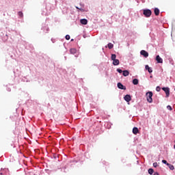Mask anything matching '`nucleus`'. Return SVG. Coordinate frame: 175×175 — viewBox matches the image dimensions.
Masks as SVG:
<instances>
[{"label":"nucleus","instance_id":"ddd939ff","mask_svg":"<svg viewBox=\"0 0 175 175\" xmlns=\"http://www.w3.org/2000/svg\"><path fill=\"white\" fill-rule=\"evenodd\" d=\"M133 84H134V85H137V84H139V79H134L133 80Z\"/></svg>","mask_w":175,"mask_h":175},{"label":"nucleus","instance_id":"4468645a","mask_svg":"<svg viewBox=\"0 0 175 175\" xmlns=\"http://www.w3.org/2000/svg\"><path fill=\"white\" fill-rule=\"evenodd\" d=\"M154 12L155 16H159V9L156 8H154Z\"/></svg>","mask_w":175,"mask_h":175},{"label":"nucleus","instance_id":"423d86ee","mask_svg":"<svg viewBox=\"0 0 175 175\" xmlns=\"http://www.w3.org/2000/svg\"><path fill=\"white\" fill-rule=\"evenodd\" d=\"M124 100H126V102H131V100H132V98H131V95L129 94H126L124 97Z\"/></svg>","mask_w":175,"mask_h":175},{"label":"nucleus","instance_id":"f3484780","mask_svg":"<svg viewBox=\"0 0 175 175\" xmlns=\"http://www.w3.org/2000/svg\"><path fill=\"white\" fill-rule=\"evenodd\" d=\"M113 47H114V45L113 44H111L110 42L108 44V49H111Z\"/></svg>","mask_w":175,"mask_h":175},{"label":"nucleus","instance_id":"cd10ccee","mask_svg":"<svg viewBox=\"0 0 175 175\" xmlns=\"http://www.w3.org/2000/svg\"><path fill=\"white\" fill-rule=\"evenodd\" d=\"M3 174V170L0 171V175Z\"/></svg>","mask_w":175,"mask_h":175},{"label":"nucleus","instance_id":"7ed1b4c3","mask_svg":"<svg viewBox=\"0 0 175 175\" xmlns=\"http://www.w3.org/2000/svg\"><path fill=\"white\" fill-rule=\"evenodd\" d=\"M162 90L165 92L166 98H169V96L170 95V90L169 88H163Z\"/></svg>","mask_w":175,"mask_h":175},{"label":"nucleus","instance_id":"bb28decb","mask_svg":"<svg viewBox=\"0 0 175 175\" xmlns=\"http://www.w3.org/2000/svg\"><path fill=\"white\" fill-rule=\"evenodd\" d=\"M162 163H165V165H167V163H168L166 160H163V161H162Z\"/></svg>","mask_w":175,"mask_h":175},{"label":"nucleus","instance_id":"a211bd4d","mask_svg":"<svg viewBox=\"0 0 175 175\" xmlns=\"http://www.w3.org/2000/svg\"><path fill=\"white\" fill-rule=\"evenodd\" d=\"M111 58L112 61H114L115 59H116V58H117V55H116V54H112Z\"/></svg>","mask_w":175,"mask_h":175},{"label":"nucleus","instance_id":"c756f323","mask_svg":"<svg viewBox=\"0 0 175 175\" xmlns=\"http://www.w3.org/2000/svg\"><path fill=\"white\" fill-rule=\"evenodd\" d=\"M75 57H77V55H75Z\"/></svg>","mask_w":175,"mask_h":175},{"label":"nucleus","instance_id":"0eeeda50","mask_svg":"<svg viewBox=\"0 0 175 175\" xmlns=\"http://www.w3.org/2000/svg\"><path fill=\"white\" fill-rule=\"evenodd\" d=\"M81 24H83V25H87L88 24V21L85 18L81 19L80 21Z\"/></svg>","mask_w":175,"mask_h":175},{"label":"nucleus","instance_id":"20e7f679","mask_svg":"<svg viewBox=\"0 0 175 175\" xmlns=\"http://www.w3.org/2000/svg\"><path fill=\"white\" fill-rule=\"evenodd\" d=\"M156 61L157 64H163V59L159 56V55H157Z\"/></svg>","mask_w":175,"mask_h":175},{"label":"nucleus","instance_id":"393cba45","mask_svg":"<svg viewBox=\"0 0 175 175\" xmlns=\"http://www.w3.org/2000/svg\"><path fill=\"white\" fill-rule=\"evenodd\" d=\"M154 167H158V163L155 162L153 163Z\"/></svg>","mask_w":175,"mask_h":175},{"label":"nucleus","instance_id":"a878e982","mask_svg":"<svg viewBox=\"0 0 175 175\" xmlns=\"http://www.w3.org/2000/svg\"><path fill=\"white\" fill-rule=\"evenodd\" d=\"M76 9H78L81 12H84V9H83V8H79V7H76Z\"/></svg>","mask_w":175,"mask_h":175},{"label":"nucleus","instance_id":"dca6fc26","mask_svg":"<svg viewBox=\"0 0 175 175\" xmlns=\"http://www.w3.org/2000/svg\"><path fill=\"white\" fill-rule=\"evenodd\" d=\"M167 165L169 167L170 170H174V165H172L170 163H167Z\"/></svg>","mask_w":175,"mask_h":175},{"label":"nucleus","instance_id":"2eb2a0df","mask_svg":"<svg viewBox=\"0 0 175 175\" xmlns=\"http://www.w3.org/2000/svg\"><path fill=\"white\" fill-rule=\"evenodd\" d=\"M123 76H124V77H126V76H129V71L128 70H124L123 71Z\"/></svg>","mask_w":175,"mask_h":175},{"label":"nucleus","instance_id":"f03ea898","mask_svg":"<svg viewBox=\"0 0 175 175\" xmlns=\"http://www.w3.org/2000/svg\"><path fill=\"white\" fill-rule=\"evenodd\" d=\"M143 14L145 17H150L151 14H152V12H151V10H144Z\"/></svg>","mask_w":175,"mask_h":175},{"label":"nucleus","instance_id":"b1692460","mask_svg":"<svg viewBox=\"0 0 175 175\" xmlns=\"http://www.w3.org/2000/svg\"><path fill=\"white\" fill-rule=\"evenodd\" d=\"M66 40H69L70 39V36L66 35Z\"/></svg>","mask_w":175,"mask_h":175},{"label":"nucleus","instance_id":"39448f33","mask_svg":"<svg viewBox=\"0 0 175 175\" xmlns=\"http://www.w3.org/2000/svg\"><path fill=\"white\" fill-rule=\"evenodd\" d=\"M141 55H143L144 57H145V58H147V57H148V52L142 50L140 52Z\"/></svg>","mask_w":175,"mask_h":175},{"label":"nucleus","instance_id":"c85d7f7f","mask_svg":"<svg viewBox=\"0 0 175 175\" xmlns=\"http://www.w3.org/2000/svg\"><path fill=\"white\" fill-rule=\"evenodd\" d=\"M153 175H159L158 172H154Z\"/></svg>","mask_w":175,"mask_h":175},{"label":"nucleus","instance_id":"f257e3e1","mask_svg":"<svg viewBox=\"0 0 175 175\" xmlns=\"http://www.w3.org/2000/svg\"><path fill=\"white\" fill-rule=\"evenodd\" d=\"M146 99L149 103H152V92H148L146 93Z\"/></svg>","mask_w":175,"mask_h":175},{"label":"nucleus","instance_id":"aec40b11","mask_svg":"<svg viewBox=\"0 0 175 175\" xmlns=\"http://www.w3.org/2000/svg\"><path fill=\"white\" fill-rule=\"evenodd\" d=\"M18 14L19 17H23V16H24L22 12H19L18 13Z\"/></svg>","mask_w":175,"mask_h":175},{"label":"nucleus","instance_id":"6e6552de","mask_svg":"<svg viewBox=\"0 0 175 175\" xmlns=\"http://www.w3.org/2000/svg\"><path fill=\"white\" fill-rule=\"evenodd\" d=\"M118 88L120 90H126L125 86H124L121 83H118Z\"/></svg>","mask_w":175,"mask_h":175},{"label":"nucleus","instance_id":"f8f14e48","mask_svg":"<svg viewBox=\"0 0 175 175\" xmlns=\"http://www.w3.org/2000/svg\"><path fill=\"white\" fill-rule=\"evenodd\" d=\"M70 54L75 55V54H76V53H77V50H76V49H75V48H72L70 50Z\"/></svg>","mask_w":175,"mask_h":175},{"label":"nucleus","instance_id":"5701e85b","mask_svg":"<svg viewBox=\"0 0 175 175\" xmlns=\"http://www.w3.org/2000/svg\"><path fill=\"white\" fill-rule=\"evenodd\" d=\"M156 91H157V92H159V91H161V87L157 86V87L156 88Z\"/></svg>","mask_w":175,"mask_h":175},{"label":"nucleus","instance_id":"4be33fe9","mask_svg":"<svg viewBox=\"0 0 175 175\" xmlns=\"http://www.w3.org/2000/svg\"><path fill=\"white\" fill-rule=\"evenodd\" d=\"M117 72H118V73H123L124 71H122V70L120 69V68H118L117 70Z\"/></svg>","mask_w":175,"mask_h":175},{"label":"nucleus","instance_id":"9b49d317","mask_svg":"<svg viewBox=\"0 0 175 175\" xmlns=\"http://www.w3.org/2000/svg\"><path fill=\"white\" fill-rule=\"evenodd\" d=\"M133 133L134 135H137V133H139V129H137V127H134L133 129Z\"/></svg>","mask_w":175,"mask_h":175},{"label":"nucleus","instance_id":"1a4fd4ad","mask_svg":"<svg viewBox=\"0 0 175 175\" xmlns=\"http://www.w3.org/2000/svg\"><path fill=\"white\" fill-rule=\"evenodd\" d=\"M113 65L114 66H117V65H120V60L115 59V60H113Z\"/></svg>","mask_w":175,"mask_h":175},{"label":"nucleus","instance_id":"9d476101","mask_svg":"<svg viewBox=\"0 0 175 175\" xmlns=\"http://www.w3.org/2000/svg\"><path fill=\"white\" fill-rule=\"evenodd\" d=\"M145 68L146 70H148L150 73H152V68H150L148 65H146Z\"/></svg>","mask_w":175,"mask_h":175},{"label":"nucleus","instance_id":"6ab92c4d","mask_svg":"<svg viewBox=\"0 0 175 175\" xmlns=\"http://www.w3.org/2000/svg\"><path fill=\"white\" fill-rule=\"evenodd\" d=\"M148 173H149L150 175L153 174H154V170L152 169V168H150V169L148 170Z\"/></svg>","mask_w":175,"mask_h":175},{"label":"nucleus","instance_id":"412c9836","mask_svg":"<svg viewBox=\"0 0 175 175\" xmlns=\"http://www.w3.org/2000/svg\"><path fill=\"white\" fill-rule=\"evenodd\" d=\"M167 109L168 110H170V111H172V110H173V108H172V106H170V105L167 106Z\"/></svg>","mask_w":175,"mask_h":175}]
</instances>
